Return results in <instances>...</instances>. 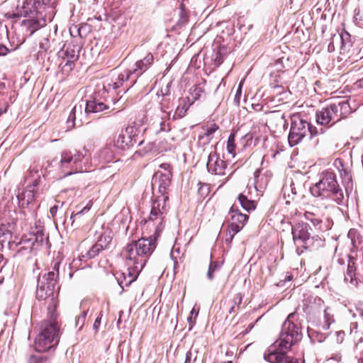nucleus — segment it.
<instances>
[{"mask_svg":"<svg viewBox=\"0 0 363 363\" xmlns=\"http://www.w3.org/2000/svg\"><path fill=\"white\" fill-rule=\"evenodd\" d=\"M312 125L299 116H293L291 118V128L289 134V143L292 147L296 145L308 135L313 137L317 133L314 132Z\"/></svg>","mask_w":363,"mask_h":363,"instance_id":"nucleus-11","label":"nucleus"},{"mask_svg":"<svg viewBox=\"0 0 363 363\" xmlns=\"http://www.w3.org/2000/svg\"><path fill=\"white\" fill-rule=\"evenodd\" d=\"M160 167L165 170V172L167 171H170V164L164 163L160 165Z\"/></svg>","mask_w":363,"mask_h":363,"instance_id":"nucleus-61","label":"nucleus"},{"mask_svg":"<svg viewBox=\"0 0 363 363\" xmlns=\"http://www.w3.org/2000/svg\"><path fill=\"white\" fill-rule=\"evenodd\" d=\"M15 211L4 210L1 212L0 206V242L4 245L7 242L12 247L15 241L12 240L13 235L16 233V219L13 216Z\"/></svg>","mask_w":363,"mask_h":363,"instance_id":"nucleus-12","label":"nucleus"},{"mask_svg":"<svg viewBox=\"0 0 363 363\" xmlns=\"http://www.w3.org/2000/svg\"><path fill=\"white\" fill-rule=\"evenodd\" d=\"M173 140L174 137L169 135L164 138V141H155L154 144L156 145L157 151H167V150L170 149L171 144L169 143V141Z\"/></svg>","mask_w":363,"mask_h":363,"instance_id":"nucleus-38","label":"nucleus"},{"mask_svg":"<svg viewBox=\"0 0 363 363\" xmlns=\"http://www.w3.org/2000/svg\"><path fill=\"white\" fill-rule=\"evenodd\" d=\"M37 179L35 180V184L28 186L24 191L17 196L19 204L22 207L28 206L35 199V191L37 185Z\"/></svg>","mask_w":363,"mask_h":363,"instance_id":"nucleus-21","label":"nucleus"},{"mask_svg":"<svg viewBox=\"0 0 363 363\" xmlns=\"http://www.w3.org/2000/svg\"><path fill=\"white\" fill-rule=\"evenodd\" d=\"M323 216V209L313 206L304 213L305 218L309 220L316 229L321 231L325 230L321 225Z\"/></svg>","mask_w":363,"mask_h":363,"instance_id":"nucleus-18","label":"nucleus"},{"mask_svg":"<svg viewBox=\"0 0 363 363\" xmlns=\"http://www.w3.org/2000/svg\"><path fill=\"white\" fill-rule=\"evenodd\" d=\"M229 215L230 216V223L228 227L235 229V232H240L246 224L248 216L240 213L235 205L230 208Z\"/></svg>","mask_w":363,"mask_h":363,"instance_id":"nucleus-17","label":"nucleus"},{"mask_svg":"<svg viewBox=\"0 0 363 363\" xmlns=\"http://www.w3.org/2000/svg\"><path fill=\"white\" fill-rule=\"evenodd\" d=\"M57 210H58V206H57V205H55L50 208V213L52 217H55L56 216Z\"/></svg>","mask_w":363,"mask_h":363,"instance_id":"nucleus-60","label":"nucleus"},{"mask_svg":"<svg viewBox=\"0 0 363 363\" xmlns=\"http://www.w3.org/2000/svg\"><path fill=\"white\" fill-rule=\"evenodd\" d=\"M203 189H206V191H208V187L207 185H203L202 186H201L199 189V192L201 194H203Z\"/></svg>","mask_w":363,"mask_h":363,"instance_id":"nucleus-62","label":"nucleus"},{"mask_svg":"<svg viewBox=\"0 0 363 363\" xmlns=\"http://www.w3.org/2000/svg\"><path fill=\"white\" fill-rule=\"evenodd\" d=\"M58 56L61 60L75 62L79 57L78 48L75 45H65L58 52Z\"/></svg>","mask_w":363,"mask_h":363,"instance_id":"nucleus-23","label":"nucleus"},{"mask_svg":"<svg viewBox=\"0 0 363 363\" xmlns=\"http://www.w3.org/2000/svg\"><path fill=\"white\" fill-rule=\"evenodd\" d=\"M102 247L99 246L96 243L92 246V247L86 252L85 255L82 257L87 259H92L99 254L102 251Z\"/></svg>","mask_w":363,"mask_h":363,"instance_id":"nucleus-41","label":"nucleus"},{"mask_svg":"<svg viewBox=\"0 0 363 363\" xmlns=\"http://www.w3.org/2000/svg\"><path fill=\"white\" fill-rule=\"evenodd\" d=\"M356 235V230L354 229H350L348 232V237L351 239V242L354 246H355L354 237Z\"/></svg>","mask_w":363,"mask_h":363,"instance_id":"nucleus-56","label":"nucleus"},{"mask_svg":"<svg viewBox=\"0 0 363 363\" xmlns=\"http://www.w3.org/2000/svg\"><path fill=\"white\" fill-rule=\"evenodd\" d=\"M238 233V232H235V229L228 227L226 235H225V242L228 243H230L233 241L234 236Z\"/></svg>","mask_w":363,"mask_h":363,"instance_id":"nucleus-49","label":"nucleus"},{"mask_svg":"<svg viewBox=\"0 0 363 363\" xmlns=\"http://www.w3.org/2000/svg\"><path fill=\"white\" fill-rule=\"evenodd\" d=\"M350 112L348 101L344 99L333 101L325 107L316 112V121L322 125L335 123L345 118Z\"/></svg>","mask_w":363,"mask_h":363,"instance_id":"nucleus-6","label":"nucleus"},{"mask_svg":"<svg viewBox=\"0 0 363 363\" xmlns=\"http://www.w3.org/2000/svg\"><path fill=\"white\" fill-rule=\"evenodd\" d=\"M349 38L350 37V34L347 33V32H345V33H342L341 35H340V36L337 37V38H340L341 42H342V46H345L346 45V43H345V38Z\"/></svg>","mask_w":363,"mask_h":363,"instance_id":"nucleus-57","label":"nucleus"},{"mask_svg":"<svg viewBox=\"0 0 363 363\" xmlns=\"http://www.w3.org/2000/svg\"><path fill=\"white\" fill-rule=\"evenodd\" d=\"M269 123L270 125H272L274 123L280 127H284L286 123V121L284 114L279 112H276L270 116Z\"/></svg>","mask_w":363,"mask_h":363,"instance_id":"nucleus-37","label":"nucleus"},{"mask_svg":"<svg viewBox=\"0 0 363 363\" xmlns=\"http://www.w3.org/2000/svg\"><path fill=\"white\" fill-rule=\"evenodd\" d=\"M9 50L4 45L0 44V56L6 55Z\"/></svg>","mask_w":363,"mask_h":363,"instance_id":"nucleus-58","label":"nucleus"},{"mask_svg":"<svg viewBox=\"0 0 363 363\" xmlns=\"http://www.w3.org/2000/svg\"><path fill=\"white\" fill-rule=\"evenodd\" d=\"M218 129V126L212 124L208 127L203 135L199 136V143L203 146L210 143L213 138V133Z\"/></svg>","mask_w":363,"mask_h":363,"instance_id":"nucleus-27","label":"nucleus"},{"mask_svg":"<svg viewBox=\"0 0 363 363\" xmlns=\"http://www.w3.org/2000/svg\"><path fill=\"white\" fill-rule=\"evenodd\" d=\"M357 312L360 316H363V302H359L356 307Z\"/></svg>","mask_w":363,"mask_h":363,"instance_id":"nucleus-59","label":"nucleus"},{"mask_svg":"<svg viewBox=\"0 0 363 363\" xmlns=\"http://www.w3.org/2000/svg\"><path fill=\"white\" fill-rule=\"evenodd\" d=\"M172 173L170 171L162 172L157 171L154 177L155 182L158 183V189L161 195H165L167 188L171 184Z\"/></svg>","mask_w":363,"mask_h":363,"instance_id":"nucleus-20","label":"nucleus"},{"mask_svg":"<svg viewBox=\"0 0 363 363\" xmlns=\"http://www.w3.org/2000/svg\"><path fill=\"white\" fill-rule=\"evenodd\" d=\"M82 110H83V104H79V106L75 105L72 108V109L71 110V111L68 116L67 120V128H72L76 125L75 121H76V118H77V113H79L80 114H82Z\"/></svg>","mask_w":363,"mask_h":363,"instance_id":"nucleus-28","label":"nucleus"},{"mask_svg":"<svg viewBox=\"0 0 363 363\" xmlns=\"http://www.w3.org/2000/svg\"><path fill=\"white\" fill-rule=\"evenodd\" d=\"M334 322V314L332 308L326 307L323 311V318L319 324L320 328L323 330H328Z\"/></svg>","mask_w":363,"mask_h":363,"instance_id":"nucleus-26","label":"nucleus"},{"mask_svg":"<svg viewBox=\"0 0 363 363\" xmlns=\"http://www.w3.org/2000/svg\"><path fill=\"white\" fill-rule=\"evenodd\" d=\"M311 194L321 199H330L337 204L343 203L344 193L334 171L326 169L318 174V180L310 188Z\"/></svg>","mask_w":363,"mask_h":363,"instance_id":"nucleus-5","label":"nucleus"},{"mask_svg":"<svg viewBox=\"0 0 363 363\" xmlns=\"http://www.w3.org/2000/svg\"><path fill=\"white\" fill-rule=\"evenodd\" d=\"M213 60L216 65H220L223 62V55L220 52H217L214 55Z\"/></svg>","mask_w":363,"mask_h":363,"instance_id":"nucleus-52","label":"nucleus"},{"mask_svg":"<svg viewBox=\"0 0 363 363\" xmlns=\"http://www.w3.org/2000/svg\"><path fill=\"white\" fill-rule=\"evenodd\" d=\"M168 201L169 197L167 196L161 195L152 202L149 218L146 223L148 226L152 225L155 228L154 235L155 238L160 236L164 225L166 216L169 210Z\"/></svg>","mask_w":363,"mask_h":363,"instance_id":"nucleus-9","label":"nucleus"},{"mask_svg":"<svg viewBox=\"0 0 363 363\" xmlns=\"http://www.w3.org/2000/svg\"><path fill=\"white\" fill-rule=\"evenodd\" d=\"M192 104L193 101H191V99L189 97L181 99L177 109L174 111L172 119L176 120L183 118Z\"/></svg>","mask_w":363,"mask_h":363,"instance_id":"nucleus-24","label":"nucleus"},{"mask_svg":"<svg viewBox=\"0 0 363 363\" xmlns=\"http://www.w3.org/2000/svg\"><path fill=\"white\" fill-rule=\"evenodd\" d=\"M179 25L183 26L189 21V11L187 10L185 4L183 2H182L179 6Z\"/></svg>","mask_w":363,"mask_h":363,"instance_id":"nucleus-36","label":"nucleus"},{"mask_svg":"<svg viewBox=\"0 0 363 363\" xmlns=\"http://www.w3.org/2000/svg\"><path fill=\"white\" fill-rule=\"evenodd\" d=\"M312 228L305 223H298L292 227L293 240L299 242L305 247H318L322 245V239L318 235L311 236Z\"/></svg>","mask_w":363,"mask_h":363,"instance_id":"nucleus-13","label":"nucleus"},{"mask_svg":"<svg viewBox=\"0 0 363 363\" xmlns=\"http://www.w3.org/2000/svg\"><path fill=\"white\" fill-rule=\"evenodd\" d=\"M133 132V127H128L123 130L116 140L115 145L121 150H125L133 146L136 143Z\"/></svg>","mask_w":363,"mask_h":363,"instance_id":"nucleus-16","label":"nucleus"},{"mask_svg":"<svg viewBox=\"0 0 363 363\" xmlns=\"http://www.w3.org/2000/svg\"><path fill=\"white\" fill-rule=\"evenodd\" d=\"M301 339V321L295 311L289 314L283 323L279 339L264 351V359L269 363H283L285 353Z\"/></svg>","mask_w":363,"mask_h":363,"instance_id":"nucleus-1","label":"nucleus"},{"mask_svg":"<svg viewBox=\"0 0 363 363\" xmlns=\"http://www.w3.org/2000/svg\"><path fill=\"white\" fill-rule=\"evenodd\" d=\"M260 172H261L260 169H257L254 173L255 188L257 190L263 189L264 187V186H266L267 181H268V179L267 178V177H265V180L264 182H262V179H263L262 178L261 179H259Z\"/></svg>","mask_w":363,"mask_h":363,"instance_id":"nucleus-40","label":"nucleus"},{"mask_svg":"<svg viewBox=\"0 0 363 363\" xmlns=\"http://www.w3.org/2000/svg\"><path fill=\"white\" fill-rule=\"evenodd\" d=\"M86 312H82L75 320L76 327H79V329L82 328L84 324Z\"/></svg>","mask_w":363,"mask_h":363,"instance_id":"nucleus-48","label":"nucleus"},{"mask_svg":"<svg viewBox=\"0 0 363 363\" xmlns=\"http://www.w3.org/2000/svg\"><path fill=\"white\" fill-rule=\"evenodd\" d=\"M156 238H143L128 244L122 251L126 266L141 272L156 247Z\"/></svg>","mask_w":363,"mask_h":363,"instance_id":"nucleus-4","label":"nucleus"},{"mask_svg":"<svg viewBox=\"0 0 363 363\" xmlns=\"http://www.w3.org/2000/svg\"><path fill=\"white\" fill-rule=\"evenodd\" d=\"M356 267H355V262L353 257L348 256V263H347V273L345 275V281L350 282L352 285L357 284V279H356Z\"/></svg>","mask_w":363,"mask_h":363,"instance_id":"nucleus-25","label":"nucleus"},{"mask_svg":"<svg viewBox=\"0 0 363 363\" xmlns=\"http://www.w3.org/2000/svg\"><path fill=\"white\" fill-rule=\"evenodd\" d=\"M59 262H55L52 271L45 274L42 279L39 280L36 289V298L39 301L45 300L54 303V300L56 299L55 286L59 274Z\"/></svg>","mask_w":363,"mask_h":363,"instance_id":"nucleus-7","label":"nucleus"},{"mask_svg":"<svg viewBox=\"0 0 363 363\" xmlns=\"http://www.w3.org/2000/svg\"><path fill=\"white\" fill-rule=\"evenodd\" d=\"M48 236L45 235L43 232H38L35 235V240L37 242V245H43L44 242H48Z\"/></svg>","mask_w":363,"mask_h":363,"instance_id":"nucleus-47","label":"nucleus"},{"mask_svg":"<svg viewBox=\"0 0 363 363\" xmlns=\"http://www.w3.org/2000/svg\"><path fill=\"white\" fill-rule=\"evenodd\" d=\"M56 0H26L17 6L15 17H28L29 26L34 30L43 27L46 21L52 20Z\"/></svg>","mask_w":363,"mask_h":363,"instance_id":"nucleus-2","label":"nucleus"},{"mask_svg":"<svg viewBox=\"0 0 363 363\" xmlns=\"http://www.w3.org/2000/svg\"><path fill=\"white\" fill-rule=\"evenodd\" d=\"M168 107L164 102L160 103V110L162 112L161 118L158 119L154 123V130L157 135L158 134H169L172 130L170 123V112L167 111Z\"/></svg>","mask_w":363,"mask_h":363,"instance_id":"nucleus-15","label":"nucleus"},{"mask_svg":"<svg viewBox=\"0 0 363 363\" xmlns=\"http://www.w3.org/2000/svg\"><path fill=\"white\" fill-rule=\"evenodd\" d=\"M101 317H102V311H101L99 313V315H98V317L96 318L94 323V329L97 331L98 329L100 327V325H101Z\"/></svg>","mask_w":363,"mask_h":363,"instance_id":"nucleus-54","label":"nucleus"},{"mask_svg":"<svg viewBox=\"0 0 363 363\" xmlns=\"http://www.w3.org/2000/svg\"><path fill=\"white\" fill-rule=\"evenodd\" d=\"M242 83L240 82L238 85V87L237 89L236 93H235V95L234 97V102L238 106L240 104V97L242 95Z\"/></svg>","mask_w":363,"mask_h":363,"instance_id":"nucleus-50","label":"nucleus"},{"mask_svg":"<svg viewBox=\"0 0 363 363\" xmlns=\"http://www.w3.org/2000/svg\"><path fill=\"white\" fill-rule=\"evenodd\" d=\"M189 94L191 96V101L193 103L199 100L205 96V89L204 86L201 84H197L192 86L189 90Z\"/></svg>","mask_w":363,"mask_h":363,"instance_id":"nucleus-29","label":"nucleus"},{"mask_svg":"<svg viewBox=\"0 0 363 363\" xmlns=\"http://www.w3.org/2000/svg\"><path fill=\"white\" fill-rule=\"evenodd\" d=\"M235 133H232L228 140L227 142V150L228 153L232 154L235 155V150L236 147L235 143Z\"/></svg>","mask_w":363,"mask_h":363,"instance_id":"nucleus-43","label":"nucleus"},{"mask_svg":"<svg viewBox=\"0 0 363 363\" xmlns=\"http://www.w3.org/2000/svg\"><path fill=\"white\" fill-rule=\"evenodd\" d=\"M334 50H335V47H334L333 43H330L328 45V51L329 52H333Z\"/></svg>","mask_w":363,"mask_h":363,"instance_id":"nucleus-63","label":"nucleus"},{"mask_svg":"<svg viewBox=\"0 0 363 363\" xmlns=\"http://www.w3.org/2000/svg\"><path fill=\"white\" fill-rule=\"evenodd\" d=\"M197 350H190L186 354V359L184 363H192L194 362L197 359Z\"/></svg>","mask_w":363,"mask_h":363,"instance_id":"nucleus-45","label":"nucleus"},{"mask_svg":"<svg viewBox=\"0 0 363 363\" xmlns=\"http://www.w3.org/2000/svg\"><path fill=\"white\" fill-rule=\"evenodd\" d=\"M284 197L286 198V196L289 197V199L291 200H294V198H295V196H296L297 194V191H296V187L294 186V184H291L290 185V186H285L284 188Z\"/></svg>","mask_w":363,"mask_h":363,"instance_id":"nucleus-42","label":"nucleus"},{"mask_svg":"<svg viewBox=\"0 0 363 363\" xmlns=\"http://www.w3.org/2000/svg\"><path fill=\"white\" fill-rule=\"evenodd\" d=\"M112 240L111 233L109 230H105L99 238L96 244L102 247V250L108 247Z\"/></svg>","mask_w":363,"mask_h":363,"instance_id":"nucleus-32","label":"nucleus"},{"mask_svg":"<svg viewBox=\"0 0 363 363\" xmlns=\"http://www.w3.org/2000/svg\"><path fill=\"white\" fill-rule=\"evenodd\" d=\"M140 271L136 270L133 267H128L127 274L123 272L120 277L117 278L118 283L120 285L121 288L123 289L124 286H128L133 281H134L138 276L139 275Z\"/></svg>","mask_w":363,"mask_h":363,"instance_id":"nucleus-22","label":"nucleus"},{"mask_svg":"<svg viewBox=\"0 0 363 363\" xmlns=\"http://www.w3.org/2000/svg\"><path fill=\"white\" fill-rule=\"evenodd\" d=\"M74 67V62L69 60H61V62L59 64L60 72L65 75H67Z\"/></svg>","mask_w":363,"mask_h":363,"instance_id":"nucleus-39","label":"nucleus"},{"mask_svg":"<svg viewBox=\"0 0 363 363\" xmlns=\"http://www.w3.org/2000/svg\"><path fill=\"white\" fill-rule=\"evenodd\" d=\"M28 363H44V360L39 356H31L29 359Z\"/></svg>","mask_w":363,"mask_h":363,"instance_id":"nucleus-55","label":"nucleus"},{"mask_svg":"<svg viewBox=\"0 0 363 363\" xmlns=\"http://www.w3.org/2000/svg\"><path fill=\"white\" fill-rule=\"evenodd\" d=\"M107 108L108 106L99 99V94L97 93H94L89 96V99L86 100L84 108L86 113H96Z\"/></svg>","mask_w":363,"mask_h":363,"instance_id":"nucleus-19","label":"nucleus"},{"mask_svg":"<svg viewBox=\"0 0 363 363\" xmlns=\"http://www.w3.org/2000/svg\"><path fill=\"white\" fill-rule=\"evenodd\" d=\"M187 320H188V322L190 325L192 326L194 324V321L192 319V315L191 316L188 317Z\"/></svg>","mask_w":363,"mask_h":363,"instance_id":"nucleus-64","label":"nucleus"},{"mask_svg":"<svg viewBox=\"0 0 363 363\" xmlns=\"http://www.w3.org/2000/svg\"><path fill=\"white\" fill-rule=\"evenodd\" d=\"M206 167L211 174L223 176L225 174L227 164L225 161L219 157L216 152H212L208 155Z\"/></svg>","mask_w":363,"mask_h":363,"instance_id":"nucleus-14","label":"nucleus"},{"mask_svg":"<svg viewBox=\"0 0 363 363\" xmlns=\"http://www.w3.org/2000/svg\"><path fill=\"white\" fill-rule=\"evenodd\" d=\"M274 67L275 68L274 72L276 73H281L282 72L281 69L284 67L281 60L279 59L277 60L274 65Z\"/></svg>","mask_w":363,"mask_h":363,"instance_id":"nucleus-53","label":"nucleus"},{"mask_svg":"<svg viewBox=\"0 0 363 363\" xmlns=\"http://www.w3.org/2000/svg\"><path fill=\"white\" fill-rule=\"evenodd\" d=\"M48 320H44L43 322H49V323H56L57 325H59L58 324V322L57 321V313H56V308H57V300H54V303H50V302H48Z\"/></svg>","mask_w":363,"mask_h":363,"instance_id":"nucleus-30","label":"nucleus"},{"mask_svg":"<svg viewBox=\"0 0 363 363\" xmlns=\"http://www.w3.org/2000/svg\"><path fill=\"white\" fill-rule=\"evenodd\" d=\"M283 363H303L304 362L301 359H298L294 357H290L287 356V353H285V357L284 358Z\"/></svg>","mask_w":363,"mask_h":363,"instance_id":"nucleus-51","label":"nucleus"},{"mask_svg":"<svg viewBox=\"0 0 363 363\" xmlns=\"http://www.w3.org/2000/svg\"><path fill=\"white\" fill-rule=\"evenodd\" d=\"M98 157L102 162H110L113 160V151L110 147H104L98 153Z\"/></svg>","mask_w":363,"mask_h":363,"instance_id":"nucleus-35","label":"nucleus"},{"mask_svg":"<svg viewBox=\"0 0 363 363\" xmlns=\"http://www.w3.org/2000/svg\"><path fill=\"white\" fill-rule=\"evenodd\" d=\"M284 74L285 72H281V73H276L275 72H273L271 73V85L273 86L274 88H281L282 84L284 83Z\"/></svg>","mask_w":363,"mask_h":363,"instance_id":"nucleus-33","label":"nucleus"},{"mask_svg":"<svg viewBox=\"0 0 363 363\" xmlns=\"http://www.w3.org/2000/svg\"><path fill=\"white\" fill-rule=\"evenodd\" d=\"M242 296L240 293H238L235 295L233 302V305L231 306V308L229 310V313H231L234 312V308L235 306H239V305L242 303Z\"/></svg>","mask_w":363,"mask_h":363,"instance_id":"nucleus-46","label":"nucleus"},{"mask_svg":"<svg viewBox=\"0 0 363 363\" xmlns=\"http://www.w3.org/2000/svg\"><path fill=\"white\" fill-rule=\"evenodd\" d=\"M85 155L81 152H72L64 151L61 155L60 162V169L64 177L69 176L77 172L86 171L84 167Z\"/></svg>","mask_w":363,"mask_h":363,"instance_id":"nucleus-10","label":"nucleus"},{"mask_svg":"<svg viewBox=\"0 0 363 363\" xmlns=\"http://www.w3.org/2000/svg\"><path fill=\"white\" fill-rule=\"evenodd\" d=\"M92 206L91 201H89V203L84 206L81 211L77 212L76 213H72L71 216V219H73V223L76 219L79 218V217L84 213L87 212L91 207Z\"/></svg>","mask_w":363,"mask_h":363,"instance_id":"nucleus-44","label":"nucleus"},{"mask_svg":"<svg viewBox=\"0 0 363 363\" xmlns=\"http://www.w3.org/2000/svg\"><path fill=\"white\" fill-rule=\"evenodd\" d=\"M153 61V55L151 52L147 53L143 59L136 61L130 69L117 75L113 74L111 78L106 79L104 89L109 92L123 86V90L125 93L135 84L136 79L150 67Z\"/></svg>","mask_w":363,"mask_h":363,"instance_id":"nucleus-3","label":"nucleus"},{"mask_svg":"<svg viewBox=\"0 0 363 363\" xmlns=\"http://www.w3.org/2000/svg\"><path fill=\"white\" fill-rule=\"evenodd\" d=\"M222 263L218 261H211L206 274L207 279L212 281L215 277V274L220 269Z\"/></svg>","mask_w":363,"mask_h":363,"instance_id":"nucleus-34","label":"nucleus"},{"mask_svg":"<svg viewBox=\"0 0 363 363\" xmlns=\"http://www.w3.org/2000/svg\"><path fill=\"white\" fill-rule=\"evenodd\" d=\"M41 331L35 340V350L44 352L57 345L60 339V325L52 322H43Z\"/></svg>","mask_w":363,"mask_h":363,"instance_id":"nucleus-8","label":"nucleus"},{"mask_svg":"<svg viewBox=\"0 0 363 363\" xmlns=\"http://www.w3.org/2000/svg\"><path fill=\"white\" fill-rule=\"evenodd\" d=\"M238 199L242 208L247 211L254 210L256 208V203L253 200L248 199L243 194H240Z\"/></svg>","mask_w":363,"mask_h":363,"instance_id":"nucleus-31","label":"nucleus"}]
</instances>
